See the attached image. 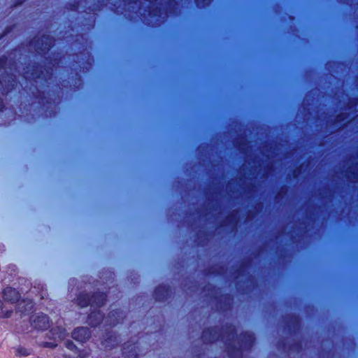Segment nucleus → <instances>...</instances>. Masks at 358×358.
I'll use <instances>...</instances> for the list:
<instances>
[{
	"instance_id": "7ed1b4c3",
	"label": "nucleus",
	"mask_w": 358,
	"mask_h": 358,
	"mask_svg": "<svg viewBox=\"0 0 358 358\" xmlns=\"http://www.w3.org/2000/svg\"><path fill=\"white\" fill-rule=\"evenodd\" d=\"M107 301V294L105 292H94L92 294L80 292L76 299V303L80 308L95 307L88 315L87 322L92 327L99 326L104 318L103 313L98 308L102 307Z\"/></svg>"
},
{
	"instance_id": "7c9ffc66",
	"label": "nucleus",
	"mask_w": 358,
	"mask_h": 358,
	"mask_svg": "<svg viewBox=\"0 0 358 358\" xmlns=\"http://www.w3.org/2000/svg\"><path fill=\"white\" fill-rule=\"evenodd\" d=\"M211 0H194L197 7H203L208 5Z\"/></svg>"
},
{
	"instance_id": "412c9836",
	"label": "nucleus",
	"mask_w": 358,
	"mask_h": 358,
	"mask_svg": "<svg viewBox=\"0 0 358 358\" xmlns=\"http://www.w3.org/2000/svg\"><path fill=\"white\" fill-rule=\"evenodd\" d=\"M32 354V350L22 346H19L16 349V355L20 357H27Z\"/></svg>"
},
{
	"instance_id": "c85d7f7f",
	"label": "nucleus",
	"mask_w": 358,
	"mask_h": 358,
	"mask_svg": "<svg viewBox=\"0 0 358 358\" xmlns=\"http://www.w3.org/2000/svg\"><path fill=\"white\" fill-rule=\"evenodd\" d=\"M15 27V25L7 26L2 33L0 34V40L4 38L6 35L10 33Z\"/></svg>"
},
{
	"instance_id": "393cba45",
	"label": "nucleus",
	"mask_w": 358,
	"mask_h": 358,
	"mask_svg": "<svg viewBox=\"0 0 358 358\" xmlns=\"http://www.w3.org/2000/svg\"><path fill=\"white\" fill-rule=\"evenodd\" d=\"M303 166L304 164L303 163L292 170V173L294 178L296 179L301 176Z\"/></svg>"
},
{
	"instance_id": "9d476101",
	"label": "nucleus",
	"mask_w": 358,
	"mask_h": 358,
	"mask_svg": "<svg viewBox=\"0 0 358 358\" xmlns=\"http://www.w3.org/2000/svg\"><path fill=\"white\" fill-rule=\"evenodd\" d=\"M126 317V313L120 309L113 310L106 317V324L110 327H115L122 323Z\"/></svg>"
},
{
	"instance_id": "f257e3e1",
	"label": "nucleus",
	"mask_w": 358,
	"mask_h": 358,
	"mask_svg": "<svg viewBox=\"0 0 358 358\" xmlns=\"http://www.w3.org/2000/svg\"><path fill=\"white\" fill-rule=\"evenodd\" d=\"M61 52H54L46 57L45 64L35 62L23 68L24 87L22 94L28 101V108L32 118H52L57 113L60 103L59 85H54L56 77L54 72L62 62Z\"/></svg>"
},
{
	"instance_id": "b1692460",
	"label": "nucleus",
	"mask_w": 358,
	"mask_h": 358,
	"mask_svg": "<svg viewBox=\"0 0 358 358\" xmlns=\"http://www.w3.org/2000/svg\"><path fill=\"white\" fill-rule=\"evenodd\" d=\"M72 83L73 85V90L76 91L78 90L81 85H83V80L80 76L78 73L76 74V78L72 79Z\"/></svg>"
},
{
	"instance_id": "6e6552de",
	"label": "nucleus",
	"mask_w": 358,
	"mask_h": 358,
	"mask_svg": "<svg viewBox=\"0 0 358 358\" xmlns=\"http://www.w3.org/2000/svg\"><path fill=\"white\" fill-rule=\"evenodd\" d=\"M31 325L38 331H45L50 326V320L48 315L40 313L30 317Z\"/></svg>"
},
{
	"instance_id": "9b49d317",
	"label": "nucleus",
	"mask_w": 358,
	"mask_h": 358,
	"mask_svg": "<svg viewBox=\"0 0 358 358\" xmlns=\"http://www.w3.org/2000/svg\"><path fill=\"white\" fill-rule=\"evenodd\" d=\"M250 260L248 259H243L238 268L234 270L232 273L233 276L235 279H238L241 276H247L248 280L255 282V278L249 273L248 268L250 265Z\"/></svg>"
},
{
	"instance_id": "20e7f679",
	"label": "nucleus",
	"mask_w": 358,
	"mask_h": 358,
	"mask_svg": "<svg viewBox=\"0 0 358 358\" xmlns=\"http://www.w3.org/2000/svg\"><path fill=\"white\" fill-rule=\"evenodd\" d=\"M204 291H208L212 294L215 301V306L219 312L227 313L232 308L234 297L230 294H221V288L215 285L208 284L203 287Z\"/></svg>"
},
{
	"instance_id": "58836bf2",
	"label": "nucleus",
	"mask_w": 358,
	"mask_h": 358,
	"mask_svg": "<svg viewBox=\"0 0 358 358\" xmlns=\"http://www.w3.org/2000/svg\"><path fill=\"white\" fill-rule=\"evenodd\" d=\"M208 144H205V145H199V146L197 147L196 150H197V151H199H199H200V149H201V148H208Z\"/></svg>"
},
{
	"instance_id": "1a4fd4ad",
	"label": "nucleus",
	"mask_w": 358,
	"mask_h": 358,
	"mask_svg": "<svg viewBox=\"0 0 358 358\" xmlns=\"http://www.w3.org/2000/svg\"><path fill=\"white\" fill-rule=\"evenodd\" d=\"M122 351L124 358H138L139 354L142 353L138 341L135 342L129 341L124 343Z\"/></svg>"
},
{
	"instance_id": "39448f33",
	"label": "nucleus",
	"mask_w": 358,
	"mask_h": 358,
	"mask_svg": "<svg viewBox=\"0 0 358 358\" xmlns=\"http://www.w3.org/2000/svg\"><path fill=\"white\" fill-rule=\"evenodd\" d=\"M55 38L49 34H43L39 37H34L29 41V45H33L36 52L41 56H45L55 45Z\"/></svg>"
},
{
	"instance_id": "72a5a7b5",
	"label": "nucleus",
	"mask_w": 358,
	"mask_h": 358,
	"mask_svg": "<svg viewBox=\"0 0 358 358\" xmlns=\"http://www.w3.org/2000/svg\"><path fill=\"white\" fill-rule=\"evenodd\" d=\"M89 352L87 350L79 351L77 358H86L89 356Z\"/></svg>"
},
{
	"instance_id": "bb28decb",
	"label": "nucleus",
	"mask_w": 358,
	"mask_h": 358,
	"mask_svg": "<svg viewBox=\"0 0 358 358\" xmlns=\"http://www.w3.org/2000/svg\"><path fill=\"white\" fill-rule=\"evenodd\" d=\"M358 104V97L351 98L348 100L347 103V108L348 109H352L355 108Z\"/></svg>"
},
{
	"instance_id": "0eeeda50",
	"label": "nucleus",
	"mask_w": 358,
	"mask_h": 358,
	"mask_svg": "<svg viewBox=\"0 0 358 358\" xmlns=\"http://www.w3.org/2000/svg\"><path fill=\"white\" fill-rule=\"evenodd\" d=\"M285 329L289 334L296 335L299 333L301 327V320L299 315L287 314L283 316Z\"/></svg>"
},
{
	"instance_id": "c756f323",
	"label": "nucleus",
	"mask_w": 358,
	"mask_h": 358,
	"mask_svg": "<svg viewBox=\"0 0 358 358\" xmlns=\"http://www.w3.org/2000/svg\"><path fill=\"white\" fill-rule=\"evenodd\" d=\"M65 346L69 350L73 351L76 352L78 351V348L74 344V343L72 341L68 340L65 342Z\"/></svg>"
},
{
	"instance_id": "a18cd8bd",
	"label": "nucleus",
	"mask_w": 358,
	"mask_h": 358,
	"mask_svg": "<svg viewBox=\"0 0 358 358\" xmlns=\"http://www.w3.org/2000/svg\"><path fill=\"white\" fill-rule=\"evenodd\" d=\"M357 79H358V77H357Z\"/></svg>"
},
{
	"instance_id": "4468645a",
	"label": "nucleus",
	"mask_w": 358,
	"mask_h": 358,
	"mask_svg": "<svg viewBox=\"0 0 358 358\" xmlns=\"http://www.w3.org/2000/svg\"><path fill=\"white\" fill-rule=\"evenodd\" d=\"M71 336L77 341L85 343L91 337V331L88 327H77L73 331Z\"/></svg>"
},
{
	"instance_id": "5701e85b",
	"label": "nucleus",
	"mask_w": 358,
	"mask_h": 358,
	"mask_svg": "<svg viewBox=\"0 0 358 358\" xmlns=\"http://www.w3.org/2000/svg\"><path fill=\"white\" fill-rule=\"evenodd\" d=\"M238 211L233 210L225 218V222L228 224H236L237 222V215Z\"/></svg>"
},
{
	"instance_id": "aec40b11",
	"label": "nucleus",
	"mask_w": 358,
	"mask_h": 358,
	"mask_svg": "<svg viewBox=\"0 0 358 358\" xmlns=\"http://www.w3.org/2000/svg\"><path fill=\"white\" fill-rule=\"evenodd\" d=\"M349 114L348 113H340L337 114L334 119L331 121V125H338L344 122L347 118H348Z\"/></svg>"
},
{
	"instance_id": "423d86ee",
	"label": "nucleus",
	"mask_w": 358,
	"mask_h": 358,
	"mask_svg": "<svg viewBox=\"0 0 358 358\" xmlns=\"http://www.w3.org/2000/svg\"><path fill=\"white\" fill-rule=\"evenodd\" d=\"M19 82L15 75L5 72L0 76V94L7 96L17 86Z\"/></svg>"
},
{
	"instance_id": "4be33fe9",
	"label": "nucleus",
	"mask_w": 358,
	"mask_h": 358,
	"mask_svg": "<svg viewBox=\"0 0 358 358\" xmlns=\"http://www.w3.org/2000/svg\"><path fill=\"white\" fill-rule=\"evenodd\" d=\"M13 314V310H3V303L0 300V318H9Z\"/></svg>"
},
{
	"instance_id": "a19ab883",
	"label": "nucleus",
	"mask_w": 358,
	"mask_h": 358,
	"mask_svg": "<svg viewBox=\"0 0 358 358\" xmlns=\"http://www.w3.org/2000/svg\"><path fill=\"white\" fill-rule=\"evenodd\" d=\"M169 3H170V4L173 3V4H175V5H176V4H177V3H176V1L175 0H170V1H169Z\"/></svg>"
},
{
	"instance_id": "2f4dec72",
	"label": "nucleus",
	"mask_w": 358,
	"mask_h": 358,
	"mask_svg": "<svg viewBox=\"0 0 358 358\" xmlns=\"http://www.w3.org/2000/svg\"><path fill=\"white\" fill-rule=\"evenodd\" d=\"M41 345L43 348H55L57 344L54 342H43Z\"/></svg>"
},
{
	"instance_id": "ea45409f",
	"label": "nucleus",
	"mask_w": 358,
	"mask_h": 358,
	"mask_svg": "<svg viewBox=\"0 0 358 358\" xmlns=\"http://www.w3.org/2000/svg\"><path fill=\"white\" fill-rule=\"evenodd\" d=\"M71 8L72 10H76L78 8V3H74V4H71Z\"/></svg>"
},
{
	"instance_id": "a211bd4d",
	"label": "nucleus",
	"mask_w": 358,
	"mask_h": 358,
	"mask_svg": "<svg viewBox=\"0 0 358 358\" xmlns=\"http://www.w3.org/2000/svg\"><path fill=\"white\" fill-rule=\"evenodd\" d=\"M8 64L9 65V68L12 69L16 67L17 62L14 59L8 60L6 55H1L0 57V70L5 69Z\"/></svg>"
},
{
	"instance_id": "f704fd0d",
	"label": "nucleus",
	"mask_w": 358,
	"mask_h": 358,
	"mask_svg": "<svg viewBox=\"0 0 358 358\" xmlns=\"http://www.w3.org/2000/svg\"><path fill=\"white\" fill-rule=\"evenodd\" d=\"M236 288L238 292H240L242 294H244L245 292V289L242 287L241 282L238 280L236 282Z\"/></svg>"
},
{
	"instance_id": "4c0bfd02",
	"label": "nucleus",
	"mask_w": 358,
	"mask_h": 358,
	"mask_svg": "<svg viewBox=\"0 0 358 358\" xmlns=\"http://www.w3.org/2000/svg\"><path fill=\"white\" fill-rule=\"evenodd\" d=\"M5 108V104L3 99L0 98V111H2Z\"/></svg>"
},
{
	"instance_id": "cd10ccee",
	"label": "nucleus",
	"mask_w": 358,
	"mask_h": 358,
	"mask_svg": "<svg viewBox=\"0 0 358 358\" xmlns=\"http://www.w3.org/2000/svg\"><path fill=\"white\" fill-rule=\"evenodd\" d=\"M347 178L348 180H352V179H357L358 178V172L357 171H352L351 169V167H350L348 170H347Z\"/></svg>"
},
{
	"instance_id": "2eb2a0df",
	"label": "nucleus",
	"mask_w": 358,
	"mask_h": 358,
	"mask_svg": "<svg viewBox=\"0 0 358 358\" xmlns=\"http://www.w3.org/2000/svg\"><path fill=\"white\" fill-rule=\"evenodd\" d=\"M3 297L5 301H9L11 303H16L20 301L21 295L16 289L7 287L3 290Z\"/></svg>"
},
{
	"instance_id": "c03bdc74",
	"label": "nucleus",
	"mask_w": 358,
	"mask_h": 358,
	"mask_svg": "<svg viewBox=\"0 0 358 358\" xmlns=\"http://www.w3.org/2000/svg\"><path fill=\"white\" fill-rule=\"evenodd\" d=\"M132 3H136V0H133V1H132Z\"/></svg>"
},
{
	"instance_id": "c9c22d12",
	"label": "nucleus",
	"mask_w": 358,
	"mask_h": 358,
	"mask_svg": "<svg viewBox=\"0 0 358 358\" xmlns=\"http://www.w3.org/2000/svg\"><path fill=\"white\" fill-rule=\"evenodd\" d=\"M27 0H15L13 4V7H17L21 6Z\"/></svg>"
},
{
	"instance_id": "a878e982",
	"label": "nucleus",
	"mask_w": 358,
	"mask_h": 358,
	"mask_svg": "<svg viewBox=\"0 0 358 358\" xmlns=\"http://www.w3.org/2000/svg\"><path fill=\"white\" fill-rule=\"evenodd\" d=\"M287 189H288L287 187L282 186L280 188L279 191L276 193V194L275 196V199H279L283 198L287 192Z\"/></svg>"
},
{
	"instance_id": "dca6fc26",
	"label": "nucleus",
	"mask_w": 358,
	"mask_h": 358,
	"mask_svg": "<svg viewBox=\"0 0 358 358\" xmlns=\"http://www.w3.org/2000/svg\"><path fill=\"white\" fill-rule=\"evenodd\" d=\"M34 303L33 300L29 299H22L19 303H18V309L19 311L22 315H28L30 313H31L34 309Z\"/></svg>"
},
{
	"instance_id": "f03ea898",
	"label": "nucleus",
	"mask_w": 358,
	"mask_h": 358,
	"mask_svg": "<svg viewBox=\"0 0 358 358\" xmlns=\"http://www.w3.org/2000/svg\"><path fill=\"white\" fill-rule=\"evenodd\" d=\"M201 338L204 344L222 341L229 358H242L243 352H250L255 343L253 333L245 331L238 335L236 327L231 323H226L221 328L212 327L204 329Z\"/></svg>"
},
{
	"instance_id": "6ab92c4d",
	"label": "nucleus",
	"mask_w": 358,
	"mask_h": 358,
	"mask_svg": "<svg viewBox=\"0 0 358 358\" xmlns=\"http://www.w3.org/2000/svg\"><path fill=\"white\" fill-rule=\"evenodd\" d=\"M248 141L245 137L236 138L234 142L235 148H236L242 153H245L248 150Z\"/></svg>"
},
{
	"instance_id": "e433bc0d",
	"label": "nucleus",
	"mask_w": 358,
	"mask_h": 358,
	"mask_svg": "<svg viewBox=\"0 0 358 358\" xmlns=\"http://www.w3.org/2000/svg\"><path fill=\"white\" fill-rule=\"evenodd\" d=\"M273 170V168L272 166L268 165L265 169V172L266 174H268L270 172H271Z\"/></svg>"
},
{
	"instance_id": "ddd939ff",
	"label": "nucleus",
	"mask_w": 358,
	"mask_h": 358,
	"mask_svg": "<svg viewBox=\"0 0 358 358\" xmlns=\"http://www.w3.org/2000/svg\"><path fill=\"white\" fill-rule=\"evenodd\" d=\"M120 342L119 335L115 332L106 331L101 341V345L105 348L112 349L117 346Z\"/></svg>"
},
{
	"instance_id": "f8f14e48",
	"label": "nucleus",
	"mask_w": 358,
	"mask_h": 358,
	"mask_svg": "<svg viewBox=\"0 0 358 358\" xmlns=\"http://www.w3.org/2000/svg\"><path fill=\"white\" fill-rule=\"evenodd\" d=\"M172 289L169 285H159L154 290L153 297L157 301L164 302L171 295Z\"/></svg>"
},
{
	"instance_id": "79ce46f5",
	"label": "nucleus",
	"mask_w": 358,
	"mask_h": 358,
	"mask_svg": "<svg viewBox=\"0 0 358 358\" xmlns=\"http://www.w3.org/2000/svg\"><path fill=\"white\" fill-rule=\"evenodd\" d=\"M208 273H215V272L211 271L210 269H208Z\"/></svg>"
},
{
	"instance_id": "473e14b6",
	"label": "nucleus",
	"mask_w": 358,
	"mask_h": 358,
	"mask_svg": "<svg viewBox=\"0 0 358 358\" xmlns=\"http://www.w3.org/2000/svg\"><path fill=\"white\" fill-rule=\"evenodd\" d=\"M103 3H104V0H99V4L94 5L93 8L92 9V10H93V11L100 10L101 8L103 5Z\"/></svg>"
},
{
	"instance_id": "37998d69",
	"label": "nucleus",
	"mask_w": 358,
	"mask_h": 358,
	"mask_svg": "<svg viewBox=\"0 0 358 358\" xmlns=\"http://www.w3.org/2000/svg\"><path fill=\"white\" fill-rule=\"evenodd\" d=\"M66 80H63L62 83V86L64 87H66V85L64 84V83H65Z\"/></svg>"
},
{
	"instance_id": "f3484780",
	"label": "nucleus",
	"mask_w": 358,
	"mask_h": 358,
	"mask_svg": "<svg viewBox=\"0 0 358 358\" xmlns=\"http://www.w3.org/2000/svg\"><path fill=\"white\" fill-rule=\"evenodd\" d=\"M277 348L279 350L287 351V350H296L299 352L301 350V342H295L287 348V343L285 338H280L276 344Z\"/></svg>"
}]
</instances>
